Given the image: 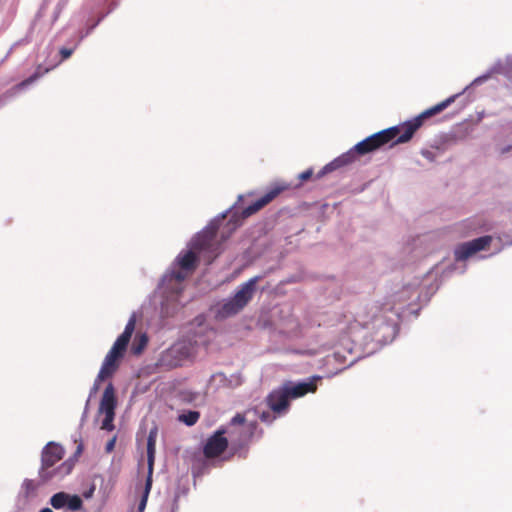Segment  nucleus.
Listing matches in <instances>:
<instances>
[{"label":"nucleus","instance_id":"nucleus-1","mask_svg":"<svg viewBox=\"0 0 512 512\" xmlns=\"http://www.w3.org/2000/svg\"><path fill=\"white\" fill-rule=\"evenodd\" d=\"M454 99V96L449 97L400 126H393L384 129L365 138L348 152L342 154L340 157L326 165L324 170L332 171L348 165L355 161L357 155H366L374 152L390 142H393V144L408 142L415 132L423 125L425 120L445 110L454 101Z\"/></svg>","mask_w":512,"mask_h":512},{"label":"nucleus","instance_id":"nucleus-2","mask_svg":"<svg viewBox=\"0 0 512 512\" xmlns=\"http://www.w3.org/2000/svg\"><path fill=\"white\" fill-rule=\"evenodd\" d=\"M221 252L216 232L204 231L191 241L189 249L181 251L174 259L170 271L163 277V286L166 290L180 293L183 290L182 283L196 271L200 257L203 256L207 264H211Z\"/></svg>","mask_w":512,"mask_h":512},{"label":"nucleus","instance_id":"nucleus-3","mask_svg":"<svg viewBox=\"0 0 512 512\" xmlns=\"http://www.w3.org/2000/svg\"><path fill=\"white\" fill-rule=\"evenodd\" d=\"M135 323V318L131 317L126 324L123 333L116 339L112 348L105 356V359L94 383V391L98 389L100 382L111 377L119 368L120 362L125 355L128 344L135 330Z\"/></svg>","mask_w":512,"mask_h":512},{"label":"nucleus","instance_id":"nucleus-4","mask_svg":"<svg viewBox=\"0 0 512 512\" xmlns=\"http://www.w3.org/2000/svg\"><path fill=\"white\" fill-rule=\"evenodd\" d=\"M288 188L289 186L286 184H275L261 198L244 208L240 216H237L236 214L232 215L231 219L227 222L225 227L228 230V234H231L237 227H239L242 220L257 213ZM228 237L229 235H222L223 240L227 239Z\"/></svg>","mask_w":512,"mask_h":512},{"label":"nucleus","instance_id":"nucleus-5","mask_svg":"<svg viewBox=\"0 0 512 512\" xmlns=\"http://www.w3.org/2000/svg\"><path fill=\"white\" fill-rule=\"evenodd\" d=\"M195 352L196 342L190 339L179 340L161 354L158 365L167 370L182 366Z\"/></svg>","mask_w":512,"mask_h":512},{"label":"nucleus","instance_id":"nucleus-6","mask_svg":"<svg viewBox=\"0 0 512 512\" xmlns=\"http://www.w3.org/2000/svg\"><path fill=\"white\" fill-rule=\"evenodd\" d=\"M260 279V276H255L243 283L235 295L222 305L220 314L229 317L239 313L253 298L256 284Z\"/></svg>","mask_w":512,"mask_h":512},{"label":"nucleus","instance_id":"nucleus-7","mask_svg":"<svg viewBox=\"0 0 512 512\" xmlns=\"http://www.w3.org/2000/svg\"><path fill=\"white\" fill-rule=\"evenodd\" d=\"M64 453V448L55 442H49L43 448L41 453V468L39 471V475L43 480L47 481L51 479L62 468L65 469V474L71 471V465L68 463H63L60 468L54 471L49 470L64 457Z\"/></svg>","mask_w":512,"mask_h":512},{"label":"nucleus","instance_id":"nucleus-8","mask_svg":"<svg viewBox=\"0 0 512 512\" xmlns=\"http://www.w3.org/2000/svg\"><path fill=\"white\" fill-rule=\"evenodd\" d=\"M492 240L491 236L486 235L458 245L454 251L455 260H467L477 252L489 248Z\"/></svg>","mask_w":512,"mask_h":512},{"label":"nucleus","instance_id":"nucleus-9","mask_svg":"<svg viewBox=\"0 0 512 512\" xmlns=\"http://www.w3.org/2000/svg\"><path fill=\"white\" fill-rule=\"evenodd\" d=\"M225 433L226 430L220 428L208 437L203 447V454L207 459L219 457L228 448L229 442Z\"/></svg>","mask_w":512,"mask_h":512},{"label":"nucleus","instance_id":"nucleus-10","mask_svg":"<svg viewBox=\"0 0 512 512\" xmlns=\"http://www.w3.org/2000/svg\"><path fill=\"white\" fill-rule=\"evenodd\" d=\"M289 399L288 393L282 387L269 393L266 397V403L274 414L281 416L289 409Z\"/></svg>","mask_w":512,"mask_h":512},{"label":"nucleus","instance_id":"nucleus-11","mask_svg":"<svg viewBox=\"0 0 512 512\" xmlns=\"http://www.w3.org/2000/svg\"><path fill=\"white\" fill-rule=\"evenodd\" d=\"M392 309L393 306L390 303L375 302L368 307V313L371 314V316L368 319H363L362 321L355 320L354 324L351 325L350 330L353 331L365 328L376 319L378 313L391 311Z\"/></svg>","mask_w":512,"mask_h":512},{"label":"nucleus","instance_id":"nucleus-12","mask_svg":"<svg viewBox=\"0 0 512 512\" xmlns=\"http://www.w3.org/2000/svg\"><path fill=\"white\" fill-rule=\"evenodd\" d=\"M289 398H299L309 392H315L317 389L315 381L301 382L295 385L286 384L283 386Z\"/></svg>","mask_w":512,"mask_h":512},{"label":"nucleus","instance_id":"nucleus-13","mask_svg":"<svg viewBox=\"0 0 512 512\" xmlns=\"http://www.w3.org/2000/svg\"><path fill=\"white\" fill-rule=\"evenodd\" d=\"M117 400L112 383L105 388L99 406L100 413H115Z\"/></svg>","mask_w":512,"mask_h":512},{"label":"nucleus","instance_id":"nucleus-14","mask_svg":"<svg viewBox=\"0 0 512 512\" xmlns=\"http://www.w3.org/2000/svg\"><path fill=\"white\" fill-rule=\"evenodd\" d=\"M156 438H157V428L151 429L147 439V456H148V464H149V474L152 475L153 471V463L156 449Z\"/></svg>","mask_w":512,"mask_h":512},{"label":"nucleus","instance_id":"nucleus-15","mask_svg":"<svg viewBox=\"0 0 512 512\" xmlns=\"http://www.w3.org/2000/svg\"><path fill=\"white\" fill-rule=\"evenodd\" d=\"M48 71H49L48 68L42 70V67L38 66L33 75H31L27 79H25L22 82H20L19 84H17L14 87V89L21 90V89L27 87L28 85L32 84L34 81H36L38 78H40L43 74L47 73Z\"/></svg>","mask_w":512,"mask_h":512},{"label":"nucleus","instance_id":"nucleus-16","mask_svg":"<svg viewBox=\"0 0 512 512\" xmlns=\"http://www.w3.org/2000/svg\"><path fill=\"white\" fill-rule=\"evenodd\" d=\"M68 494L65 492H58L54 494L50 499V504L55 509H62L66 507Z\"/></svg>","mask_w":512,"mask_h":512},{"label":"nucleus","instance_id":"nucleus-17","mask_svg":"<svg viewBox=\"0 0 512 512\" xmlns=\"http://www.w3.org/2000/svg\"><path fill=\"white\" fill-rule=\"evenodd\" d=\"M200 418V413L198 411H188L179 415V421L185 423L188 426L194 425Z\"/></svg>","mask_w":512,"mask_h":512},{"label":"nucleus","instance_id":"nucleus-18","mask_svg":"<svg viewBox=\"0 0 512 512\" xmlns=\"http://www.w3.org/2000/svg\"><path fill=\"white\" fill-rule=\"evenodd\" d=\"M66 507L71 511H78L82 508L83 502L78 495H69L67 498Z\"/></svg>","mask_w":512,"mask_h":512},{"label":"nucleus","instance_id":"nucleus-19","mask_svg":"<svg viewBox=\"0 0 512 512\" xmlns=\"http://www.w3.org/2000/svg\"><path fill=\"white\" fill-rule=\"evenodd\" d=\"M151 476L152 475H148L147 480H146L144 496H143L142 500L139 503V510L140 511H142L145 508V506H146L147 496H148V494L150 492L151 485H152V478H151Z\"/></svg>","mask_w":512,"mask_h":512},{"label":"nucleus","instance_id":"nucleus-20","mask_svg":"<svg viewBox=\"0 0 512 512\" xmlns=\"http://www.w3.org/2000/svg\"><path fill=\"white\" fill-rule=\"evenodd\" d=\"M105 418L102 421L101 429L111 431L114 429L113 420L115 413H104Z\"/></svg>","mask_w":512,"mask_h":512},{"label":"nucleus","instance_id":"nucleus-21","mask_svg":"<svg viewBox=\"0 0 512 512\" xmlns=\"http://www.w3.org/2000/svg\"><path fill=\"white\" fill-rule=\"evenodd\" d=\"M257 428V423L256 422H252L248 425V432H247V435L245 436L244 440H243V445L242 447L243 448H246L250 439L252 438L253 436V433L254 431L256 430ZM239 447H241V445H239Z\"/></svg>","mask_w":512,"mask_h":512},{"label":"nucleus","instance_id":"nucleus-22","mask_svg":"<svg viewBox=\"0 0 512 512\" xmlns=\"http://www.w3.org/2000/svg\"><path fill=\"white\" fill-rule=\"evenodd\" d=\"M259 417L262 422L272 423L276 419L277 415L275 414L274 416H272L270 412L264 411L260 414Z\"/></svg>","mask_w":512,"mask_h":512},{"label":"nucleus","instance_id":"nucleus-23","mask_svg":"<svg viewBox=\"0 0 512 512\" xmlns=\"http://www.w3.org/2000/svg\"><path fill=\"white\" fill-rule=\"evenodd\" d=\"M465 223L467 227L473 231H477L478 229H481L483 227V225L480 224L478 221L476 222L475 219L467 220Z\"/></svg>","mask_w":512,"mask_h":512},{"label":"nucleus","instance_id":"nucleus-24","mask_svg":"<svg viewBox=\"0 0 512 512\" xmlns=\"http://www.w3.org/2000/svg\"><path fill=\"white\" fill-rule=\"evenodd\" d=\"M146 344H147V337L145 335H143L140 338L139 345L133 348L134 353L135 354L141 353L142 349L146 346Z\"/></svg>","mask_w":512,"mask_h":512},{"label":"nucleus","instance_id":"nucleus-25","mask_svg":"<svg viewBox=\"0 0 512 512\" xmlns=\"http://www.w3.org/2000/svg\"><path fill=\"white\" fill-rule=\"evenodd\" d=\"M245 423V417L244 415L242 414H236L232 419H231V424L232 425H244Z\"/></svg>","mask_w":512,"mask_h":512},{"label":"nucleus","instance_id":"nucleus-26","mask_svg":"<svg viewBox=\"0 0 512 512\" xmlns=\"http://www.w3.org/2000/svg\"><path fill=\"white\" fill-rule=\"evenodd\" d=\"M73 53L72 49L69 48H61L60 49V55L62 57V60L68 59Z\"/></svg>","mask_w":512,"mask_h":512},{"label":"nucleus","instance_id":"nucleus-27","mask_svg":"<svg viewBox=\"0 0 512 512\" xmlns=\"http://www.w3.org/2000/svg\"><path fill=\"white\" fill-rule=\"evenodd\" d=\"M312 174H313V171L311 169L306 170V171L302 172L301 174H299V179L301 181H306L312 177Z\"/></svg>","mask_w":512,"mask_h":512},{"label":"nucleus","instance_id":"nucleus-28","mask_svg":"<svg viewBox=\"0 0 512 512\" xmlns=\"http://www.w3.org/2000/svg\"><path fill=\"white\" fill-rule=\"evenodd\" d=\"M490 78V74L482 75L474 80V84H481Z\"/></svg>","mask_w":512,"mask_h":512},{"label":"nucleus","instance_id":"nucleus-29","mask_svg":"<svg viewBox=\"0 0 512 512\" xmlns=\"http://www.w3.org/2000/svg\"><path fill=\"white\" fill-rule=\"evenodd\" d=\"M114 446H115V438L108 441V443L106 444V451L111 452L114 449Z\"/></svg>","mask_w":512,"mask_h":512},{"label":"nucleus","instance_id":"nucleus-30","mask_svg":"<svg viewBox=\"0 0 512 512\" xmlns=\"http://www.w3.org/2000/svg\"><path fill=\"white\" fill-rule=\"evenodd\" d=\"M82 449H83L82 444H79L78 447H77L76 453L80 454L82 452Z\"/></svg>","mask_w":512,"mask_h":512},{"label":"nucleus","instance_id":"nucleus-31","mask_svg":"<svg viewBox=\"0 0 512 512\" xmlns=\"http://www.w3.org/2000/svg\"><path fill=\"white\" fill-rule=\"evenodd\" d=\"M40 512H53L50 508H43Z\"/></svg>","mask_w":512,"mask_h":512}]
</instances>
